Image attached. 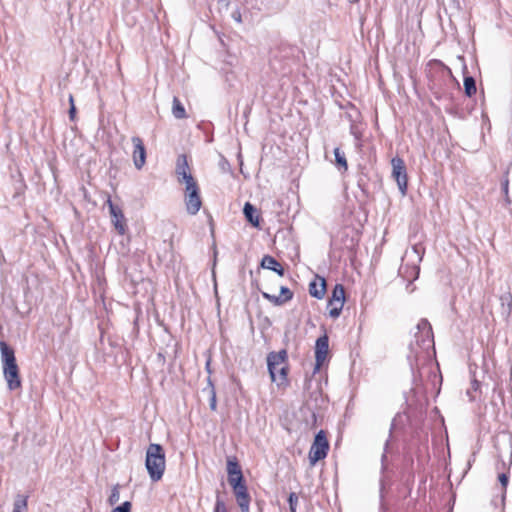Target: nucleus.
<instances>
[{"instance_id": "1", "label": "nucleus", "mask_w": 512, "mask_h": 512, "mask_svg": "<svg viewBox=\"0 0 512 512\" xmlns=\"http://www.w3.org/2000/svg\"><path fill=\"white\" fill-rule=\"evenodd\" d=\"M416 329L415 339L409 346L410 354L408 358L412 365H418L419 362L426 361L435 353L433 331L428 320L421 319Z\"/></svg>"}, {"instance_id": "2", "label": "nucleus", "mask_w": 512, "mask_h": 512, "mask_svg": "<svg viewBox=\"0 0 512 512\" xmlns=\"http://www.w3.org/2000/svg\"><path fill=\"white\" fill-rule=\"evenodd\" d=\"M228 482L233 489L241 512H250L251 497L244 482L243 473L236 457L227 460Z\"/></svg>"}, {"instance_id": "3", "label": "nucleus", "mask_w": 512, "mask_h": 512, "mask_svg": "<svg viewBox=\"0 0 512 512\" xmlns=\"http://www.w3.org/2000/svg\"><path fill=\"white\" fill-rule=\"evenodd\" d=\"M1 360L3 364V375L9 390H16L21 387L19 368L16 363L14 350L5 341H0Z\"/></svg>"}, {"instance_id": "4", "label": "nucleus", "mask_w": 512, "mask_h": 512, "mask_svg": "<svg viewBox=\"0 0 512 512\" xmlns=\"http://www.w3.org/2000/svg\"><path fill=\"white\" fill-rule=\"evenodd\" d=\"M145 466L153 482H158L162 479L166 468V458L163 447L160 444L151 443L148 446Z\"/></svg>"}, {"instance_id": "5", "label": "nucleus", "mask_w": 512, "mask_h": 512, "mask_svg": "<svg viewBox=\"0 0 512 512\" xmlns=\"http://www.w3.org/2000/svg\"><path fill=\"white\" fill-rule=\"evenodd\" d=\"M287 351L271 352L267 356L268 370L273 382L283 385L287 382Z\"/></svg>"}, {"instance_id": "6", "label": "nucleus", "mask_w": 512, "mask_h": 512, "mask_svg": "<svg viewBox=\"0 0 512 512\" xmlns=\"http://www.w3.org/2000/svg\"><path fill=\"white\" fill-rule=\"evenodd\" d=\"M184 204L189 215H196L202 207L200 188L197 181L184 184Z\"/></svg>"}, {"instance_id": "7", "label": "nucleus", "mask_w": 512, "mask_h": 512, "mask_svg": "<svg viewBox=\"0 0 512 512\" xmlns=\"http://www.w3.org/2000/svg\"><path fill=\"white\" fill-rule=\"evenodd\" d=\"M329 451V442L326 434L323 430H320L311 445L309 450V462L311 466H314L318 461L324 459Z\"/></svg>"}, {"instance_id": "8", "label": "nucleus", "mask_w": 512, "mask_h": 512, "mask_svg": "<svg viewBox=\"0 0 512 512\" xmlns=\"http://www.w3.org/2000/svg\"><path fill=\"white\" fill-rule=\"evenodd\" d=\"M345 303V290L343 285L336 284L332 291V295L328 301L329 315L332 318H337Z\"/></svg>"}, {"instance_id": "9", "label": "nucleus", "mask_w": 512, "mask_h": 512, "mask_svg": "<svg viewBox=\"0 0 512 512\" xmlns=\"http://www.w3.org/2000/svg\"><path fill=\"white\" fill-rule=\"evenodd\" d=\"M392 164V177L397 182L398 188L402 195L406 194L407 191V172H406V166L404 161L399 158L395 157L391 161Z\"/></svg>"}, {"instance_id": "10", "label": "nucleus", "mask_w": 512, "mask_h": 512, "mask_svg": "<svg viewBox=\"0 0 512 512\" xmlns=\"http://www.w3.org/2000/svg\"><path fill=\"white\" fill-rule=\"evenodd\" d=\"M175 175L180 184H188L196 181L185 154H180L177 157Z\"/></svg>"}, {"instance_id": "11", "label": "nucleus", "mask_w": 512, "mask_h": 512, "mask_svg": "<svg viewBox=\"0 0 512 512\" xmlns=\"http://www.w3.org/2000/svg\"><path fill=\"white\" fill-rule=\"evenodd\" d=\"M329 353V339L325 334L316 340L315 344V367L314 372L320 370L325 361L327 360Z\"/></svg>"}, {"instance_id": "12", "label": "nucleus", "mask_w": 512, "mask_h": 512, "mask_svg": "<svg viewBox=\"0 0 512 512\" xmlns=\"http://www.w3.org/2000/svg\"><path fill=\"white\" fill-rule=\"evenodd\" d=\"M106 204L109 207V212L115 229L118 231L120 235H124L126 233V223L122 209L112 202L110 196H108Z\"/></svg>"}, {"instance_id": "13", "label": "nucleus", "mask_w": 512, "mask_h": 512, "mask_svg": "<svg viewBox=\"0 0 512 512\" xmlns=\"http://www.w3.org/2000/svg\"><path fill=\"white\" fill-rule=\"evenodd\" d=\"M133 149V163L136 169L140 170L146 162V149L142 139L138 136L132 137Z\"/></svg>"}, {"instance_id": "14", "label": "nucleus", "mask_w": 512, "mask_h": 512, "mask_svg": "<svg viewBox=\"0 0 512 512\" xmlns=\"http://www.w3.org/2000/svg\"><path fill=\"white\" fill-rule=\"evenodd\" d=\"M309 293L312 297L322 299L326 293V281L322 277H318L309 285Z\"/></svg>"}, {"instance_id": "15", "label": "nucleus", "mask_w": 512, "mask_h": 512, "mask_svg": "<svg viewBox=\"0 0 512 512\" xmlns=\"http://www.w3.org/2000/svg\"><path fill=\"white\" fill-rule=\"evenodd\" d=\"M261 266L265 269H269L276 272L280 276L284 275V269L282 268L280 263L272 256H264L261 261Z\"/></svg>"}, {"instance_id": "16", "label": "nucleus", "mask_w": 512, "mask_h": 512, "mask_svg": "<svg viewBox=\"0 0 512 512\" xmlns=\"http://www.w3.org/2000/svg\"><path fill=\"white\" fill-rule=\"evenodd\" d=\"M243 212H244V215H245L246 219L254 227H258L259 226L260 217H259V215L257 213L256 208L252 204H250L249 202L245 203Z\"/></svg>"}, {"instance_id": "17", "label": "nucleus", "mask_w": 512, "mask_h": 512, "mask_svg": "<svg viewBox=\"0 0 512 512\" xmlns=\"http://www.w3.org/2000/svg\"><path fill=\"white\" fill-rule=\"evenodd\" d=\"M425 253V248L421 243L414 244L410 251H406L405 257L412 258L416 262H421Z\"/></svg>"}, {"instance_id": "18", "label": "nucleus", "mask_w": 512, "mask_h": 512, "mask_svg": "<svg viewBox=\"0 0 512 512\" xmlns=\"http://www.w3.org/2000/svg\"><path fill=\"white\" fill-rule=\"evenodd\" d=\"M172 114L176 119H184L187 117L186 110L177 97L173 98Z\"/></svg>"}, {"instance_id": "19", "label": "nucleus", "mask_w": 512, "mask_h": 512, "mask_svg": "<svg viewBox=\"0 0 512 512\" xmlns=\"http://www.w3.org/2000/svg\"><path fill=\"white\" fill-rule=\"evenodd\" d=\"M28 506V497L24 495H17L14 500L13 512H26Z\"/></svg>"}, {"instance_id": "20", "label": "nucleus", "mask_w": 512, "mask_h": 512, "mask_svg": "<svg viewBox=\"0 0 512 512\" xmlns=\"http://www.w3.org/2000/svg\"><path fill=\"white\" fill-rule=\"evenodd\" d=\"M464 90H465V94L468 96V97H471L473 96L474 94H476V83H475V80L473 77L471 76H466L464 78Z\"/></svg>"}, {"instance_id": "21", "label": "nucleus", "mask_w": 512, "mask_h": 512, "mask_svg": "<svg viewBox=\"0 0 512 512\" xmlns=\"http://www.w3.org/2000/svg\"><path fill=\"white\" fill-rule=\"evenodd\" d=\"M334 155H335L336 164L346 171L348 168L347 161H346L344 153H342L340 151V148L337 147L334 149Z\"/></svg>"}, {"instance_id": "22", "label": "nucleus", "mask_w": 512, "mask_h": 512, "mask_svg": "<svg viewBox=\"0 0 512 512\" xmlns=\"http://www.w3.org/2000/svg\"><path fill=\"white\" fill-rule=\"evenodd\" d=\"M120 487L119 485H115L112 490H111V494L108 498V503L109 505L113 506L115 505L119 500H120V491H119Z\"/></svg>"}, {"instance_id": "23", "label": "nucleus", "mask_w": 512, "mask_h": 512, "mask_svg": "<svg viewBox=\"0 0 512 512\" xmlns=\"http://www.w3.org/2000/svg\"><path fill=\"white\" fill-rule=\"evenodd\" d=\"M262 296L269 300L271 303H273L274 305H282L283 304V299L281 296H275V295H271L269 293H266V292H263L262 293Z\"/></svg>"}, {"instance_id": "24", "label": "nucleus", "mask_w": 512, "mask_h": 512, "mask_svg": "<svg viewBox=\"0 0 512 512\" xmlns=\"http://www.w3.org/2000/svg\"><path fill=\"white\" fill-rule=\"evenodd\" d=\"M283 299V304L289 300L292 299L293 297V293L291 292V290L287 287H284L282 286L281 289H280V295Z\"/></svg>"}, {"instance_id": "25", "label": "nucleus", "mask_w": 512, "mask_h": 512, "mask_svg": "<svg viewBox=\"0 0 512 512\" xmlns=\"http://www.w3.org/2000/svg\"><path fill=\"white\" fill-rule=\"evenodd\" d=\"M502 190L505 195V201L507 204L511 203L510 197H509V179L508 177H505L502 181Z\"/></svg>"}, {"instance_id": "26", "label": "nucleus", "mask_w": 512, "mask_h": 512, "mask_svg": "<svg viewBox=\"0 0 512 512\" xmlns=\"http://www.w3.org/2000/svg\"><path fill=\"white\" fill-rule=\"evenodd\" d=\"M288 502L291 512H296V506L298 503V496L295 492H291L288 497Z\"/></svg>"}, {"instance_id": "27", "label": "nucleus", "mask_w": 512, "mask_h": 512, "mask_svg": "<svg viewBox=\"0 0 512 512\" xmlns=\"http://www.w3.org/2000/svg\"><path fill=\"white\" fill-rule=\"evenodd\" d=\"M132 504L129 501H125L120 506L114 508L111 512H131Z\"/></svg>"}, {"instance_id": "28", "label": "nucleus", "mask_w": 512, "mask_h": 512, "mask_svg": "<svg viewBox=\"0 0 512 512\" xmlns=\"http://www.w3.org/2000/svg\"><path fill=\"white\" fill-rule=\"evenodd\" d=\"M213 512H227L226 505L222 499L217 497Z\"/></svg>"}, {"instance_id": "29", "label": "nucleus", "mask_w": 512, "mask_h": 512, "mask_svg": "<svg viewBox=\"0 0 512 512\" xmlns=\"http://www.w3.org/2000/svg\"><path fill=\"white\" fill-rule=\"evenodd\" d=\"M69 103H70L69 117L71 120H73L75 118V114H76V107H75L74 98L72 95H69Z\"/></svg>"}, {"instance_id": "30", "label": "nucleus", "mask_w": 512, "mask_h": 512, "mask_svg": "<svg viewBox=\"0 0 512 512\" xmlns=\"http://www.w3.org/2000/svg\"><path fill=\"white\" fill-rule=\"evenodd\" d=\"M499 481L504 489H506L508 485V476L505 473L499 475Z\"/></svg>"}, {"instance_id": "31", "label": "nucleus", "mask_w": 512, "mask_h": 512, "mask_svg": "<svg viewBox=\"0 0 512 512\" xmlns=\"http://www.w3.org/2000/svg\"><path fill=\"white\" fill-rule=\"evenodd\" d=\"M210 408L212 410H216V399H215V396H213L211 401H210Z\"/></svg>"}, {"instance_id": "32", "label": "nucleus", "mask_w": 512, "mask_h": 512, "mask_svg": "<svg viewBox=\"0 0 512 512\" xmlns=\"http://www.w3.org/2000/svg\"><path fill=\"white\" fill-rule=\"evenodd\" d=\"M234 19L237 21V22H241L242 19H241V14L238 12L237 15H233Z\"/></svg>"}, {"instance_id": "33", "label": "nucleus", "mask_w": 512, "mask_h": 512, "mask_svg": "<svg viewBox=\"0 0 512 512\" xmlns=\"http://www.w3.org/2000/svg\"><path fill=\"white\" fill-rule=\"evenodd\" d=\"M358 1H359V0H349V2H351V3H356V2H358Z\"/></svg>"}]
</instances>
